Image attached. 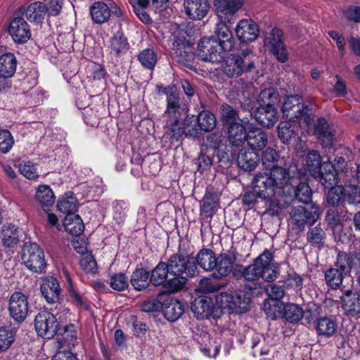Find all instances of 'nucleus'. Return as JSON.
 <instances>
[{"instance_id": "nucleus-1", "label": "nucleus", "mask_w": 360, "mask_h": 360, "mask_svg": "<svg viewBox=\"0 0 360 360\" xmlns=\"http://www.w3.org/2000/svg\"><path fill=\"white\" fill-rule=\"evenodd\" d=\"M283 117L290 122H297L304 135L314 134L321 141L324 147L332 145L334 131L324 118H319L314 124V111L303 103L302 96L291 95L285 98L283 104Z\"/></svg>"}, {"instance_id": "nucleus-2", "label": "nucleus", "mask_w": 360, "mask_h": 360, "mask_svg": "<svg viewBox=\"0 0 360 360\" xmlns=\"http://www.w3.org/2000/svg\"><path fill=\"white\" fill-rule=\"evenodd\" d=\"M290 175L285 168H274L269 172H259L252 179V190L256 195L263 199L285 194L290 187Z\"/></svg>"}, {"instance_id": "nucleus-3", "label": "nucleus", "mask_w": 360, "mask_h": 360, "mask_svg": "<svg viewBox=\"0 0 360 360\" xmlns=\"http://www.w3.org/2000/svg\"><path fill=\"white\" fill-rule=\"evenodd\" d=\"M279 274V264L274 261L273 253L267 250L255 259L252 264L240 270L243 278L252 282H257L259 279L272 282L278 277Z\"/></svg>"}, {"instance_id": "nucleus-4", "label": "nucleus", "mask_w": 360, "mask_h": 360, "mask_svg": "<svg viewBox=\"0 0 360 360\" xmlns=\"http://www.w3.org/2000/svg\"><path fill=\"white\" fill-rule=\"evenodd\" d=\"M306 165L310 174L319 179L325 188L335 185V173L332 162L328 160L322 162L318 151L312 150L307 153Z\"/></svg>"}, {"instance_id": "nucleus-5", "label": "nucleus", "mask_w": 360, "mask_h": 360, "mask_svg": "<svg viewBox=\"0 0 360 360\" xmlns=\"http://www.w3.org/2000/svg\"><path fill=\"white\" fill-rule=\"evenodd\" d=\"M59 309H63V314L57 312L53 314L48 311L39 312L34 319V328L37 334L44 338L51 339L55 336L58 331V319L63 320V315L69 312V310L62 306Z\"/></svg>"}, {"instance_id": "nucleus-6", "label": "nucleus", "mask_w": 360, "mask_h": 360, "mask_svg": "<svg viewBox=\"0 0 360 360\" xmlns=\"http://www.w3.org/2000/svg\"><path fill=\"white\" fill-rule=\"evenodd\" d=\"M330 186L327 194V202L335 207L342 202L356 205L360 203V186L352 184L344 186Z\"/></svg>"}, {"instance_id": "nucleus-7", "label": "nucleus", "mask_w": 360, "mask_h": 360, "mask_svg": "<svg viewBox=\"0 0 360 360\" xmlns=\"http://www.w3.org/2000/svg\"><path fill=\"white\" fill-rule=\"evenodd\" d=\"M216 304L231 313L243 314L249 309L250 298L236 291L221 292L216 296Z\"/></svg>"}, {"instance_id": "nucleus-8", "label": "nucleus", "mask_w": 360, "mask_h": 360, "mask_svg": "<svg viewBox=\"0 0 360 360\" xmlns=\"http://www.w3.org/2000/svg\"><path fill=\"white\" fill-rule=\"evenodd\" d=\"M22 260L25 265L33 272H41L46 266L44 252L37 243L25 244Z\"/></svg>"}, {"instance_id": "nucleus-9", "label": "nucleus", "mask_w": 360, "mask_h": 360, "mask_svg": "<svg viewBox=\"0 0 360 360\" xmlns=\"http://www.w3.org/2000/svg\"><path fill=\"white\" fill-rule=\"evenodd\" d=\"M198 56L205 62L221 63L224 58V51L219 47L215 39L204 37L198 44Z\"/></svg>"}, {"instance_id": "nucleus-10", "label": "nucleus", "mask_w": 360, "mask_h": 360, "mask_svg": "<svg viewBox=\"0 0 360 360\" xmlns=\"http://www.w3.org/2000/svg\"><path fill=\"white\" fill-rule=\"evenodd\" d=\"M170 274L193 276L196 271L194 257L175 254L172 255L167 263Z\"/></svg>"}, {"instance_id": "nucleus-11", "label": "nucleus", "mask_w": 360, "mask_h": 360, "mask_svg": "<svg viewBox=\"0 0 360 360\" xmlns=\"http://www.w3.org/2000/svg\"><path fill=\"white\" fill-rule=\"evenodd\" d=\"M320 214V209L317 205H311L307 207L300 205L291 211L290 221L300 228L306 224H313L319 219Z\"/></svg>"}, {"instance_id": "nucleus-12", "label": "nucleus", "mask_w": 360, "mask_h": 360, "mask_svg": "<svg viewBox=\"0 0 360 360\" xmlns=\"http://www.w3.org/2000/svg\"><path fill=\"white\" fill-rule=\"evenodd\" d=\"M282 31L274 27L264 39V46L276 57L278 60L285 63L288 58V52L282 40Z\"/></svg>"}, {"instance_id": "nucleus-13", "label": "nucleus", "mask_w": 360, "mask_h": 360, "mask_svg": "<svg viewBox=\"0 0 360 360\" xmlns=\"http://www.w3.org/2000/svg\"><path fill=\"white\" fill-rule=\"evenodd\" d=\"M8 311L15 321H23L29 311L27 297L21 292H13L9 300Z\"/></svg>"}, {"instance_id": "nucleus-14", "label": "nucleus", "mask_w": 360, "mask_h": 360, "mask_svg": "<svg viewBox=\"0 0 360 360\" xmlns=\"http://www.w3.org/2000/svg\"><path fill=\"white\" fill-rule=\"evenodd\" d=\"M15 15L10 22L8 33L13 40L17 44H25L31 37V30L29 24L20 16Z\"/></svg>"}, {"instance_id": "nucleus-15", "label": "nucleus", "mask_w": 360, "mask_h": 360, "mask_svg": "<svg viewBox=\"0 0 360 360\" xmlns=\"http://www.w3.org/2000/svg\"><path fill=\"white\" fill-rule=\"evenodd\" d=\"M159 92L162 91L167 95V108L165 111V115L167 118L181 117V104L180 101L179 94L174 86H158Z\"/></svg>"}, {"instance_id": "nucleus-16", "label": "nucleus", "mask_w": 360, "mask_h": 360, "mask_svg": "<svg viewBox=\"0 0 360 360\" xmlns=\"http://www.w3.org/2000/svg\"><path fill=\"white\" fill-rule=\"evenodd\" d=\"M243 0H214L215 13L221 21L231 22L233 16L242 8Z\"/></svg>"}, {"instance_id": "nucleus-17", "label": "nucleus", "mask_w": 360, "mask_h": 360, "mask_svg": "<svg viewBox=\"0 0 360 360\" xmlns=\"http://www.w3.org/2000/svg\"><path fill=\"white\" fill-rule=\"evenodd\" d=\"M46 5L41 1H33L20 7L16 12L15 15H25L26 18L31 22L40 23L46 15Z\"/></svg>"}, {"instance_id": "nucleus-18", "label": "nucleus", "mask_w": 360, "mask_h": 360, "mask_svg": "<svg viewBox=\"0 0 360 360\" xmlns=\"http://www.w3.org/2000/svg\"><path fill=\"white\" fill-rule=\"evenodd\" d=\"M235 32L238 39L243 43L255 41L259 34L258 25L251 19L240 20Z\"/></svg>"}, {"instance_id": "nucleus-19", "label": "nucleus", "mask_w": 360, "mask_h": 360, "mask_svg": "<svg viewBox=\"0 0 360 360\" xmlns=\"http://www.w3.org/2000/svg\"><path fill=\"white\" fill-rule=\"evenodd\" d=\"M180 119L181 117H172L166 120L165 134L172 141H178L183 135L195 136L197 134L195 129L186 130L185 123H181Z\"/></svg>"}, {"instance_id": "nucleus-20", "label": "nucleus", "mask_w": 360, "mask_h": 360, "mask_svg": "<svg viewBox=\"0 0 360 360\" xmlns=\"http://www.w3.org/2000/svg\"><path fill=\"white\" fill-rule=\"evenodd\" d=\"M246 126H250L248 121L243 119L240 122L233 123L226 127L227 129V139L230 145L233 147H240L244 144L248 133L246 130Z\"/></svg>"}, {"instance_id": "nucleus-21", "label": "nucleus", "mask_w": 360, "mask_h": 360, "mask_svg": "<svg viewBox=\"0 0 360 360\" xmlns=\"http://www.w3.org/2000/svg\"><path fill=\"white\" fill-rule=\"evenodd\" d=\"M243 56L231 54L222 64V71L229 77H237L243 71V58L248 55V51H243Z\"/></svg>"}, {"instance_id": "nucleus-22", "label": "nucleus", "mask_w": 360, "mask_h": 360, "mask_svg": "<svg viewBox=\"0 0 360 360\" xmlns=\"http://www.w3.org/2000/svg\"><path fill=\"white\" fill-rule=\"evenodd\" d=\"M184 6L187 15L195 20L205 18L210 10L208 0H184Z\"/></svg>"}, {"instance_id": "nucleus-23", "label": "nucleus", "mask_w": 360, "mask_h": 360, "mask_svg": "<svg viewBox=\"0 0 360 360\" xmlns=\"http://www.w3.org/2000/svg\"><path fill=\"white\" fill-rule=\"evenodd\" d=\"M227 22L221 21L217 23L215 28V34L219 44V47L224 52H229L232 50L235 40L231 31L226 25Z\"/></svg>"}, {"instance_id": "nucleus-24", "label": "nucleus", "mask_w": 360, "mask_h": 360, "mask_svg": "<svg viewBox=\"0 0 360 360\" xmlns=\"http://www.w3.org/2000/svg\"><path fill=\"white\" fill-rule=\"evenodd\" d=\"M40 290L47 302L54 303L58 301L61 289L58 280L52 276L46 278L40 286Z\"/></svg>"}, {"instance_id": "nucleus-25", "label": "nucleus", "mask_w": 360, "mask_h": 360, "mask_svg": "<svg viewBox=\"0 0 360 360\" xmlns=\"http://www.w3.org/2000/svg\"><path fill=\"white\" fill-rule=\"evenodd\" d=\"M254 118L262 126L271 127L278 119V114L274 106H261L254 112Z\"/></svg>"}, {"instance_id": "nucleus-26", "label": "nucleus", "mask_w": 360, "mask_h": 360, "mask_svg": "<svg viewBox=\"0 0 360 360\" xmlns=\"http://www.w3.org/2000/svg\"><path fill=\"white\" fill-rule=\"evenodd\" d=\"M236 161L241 169L252 172L258 166L259 158L257 153L243 148L240 150Z\"/></svg>"}, {"instance_id": "nucleus-27", "label": "nucleus", "mask_w": 360, "mask_h": 360, "mask_svg": "<svg viewBox=\"0 0 360 360\" xmlns=\"http://www.w3.org/2000/svg\"><path fill=\"white\" fill-rule=\"evenodd\" d=\"M342 307L352 316L360 313V295L352 290H346L341 297Z\"/></svg>"}, {"instance_id": "nucleus-28", "label": "nucleus", "mask_w": 360, "mask_h": 360, "mask_svg": "<svg viewBox=\"0 0 360 360\" xmlns=\"http://www.w3.org/2000/svg\"><path fill=\"white\" fill-rule=\"evenodd\" d=\"M214 309L212 300L207 297H200L194 300L191 304V310L198 319L209 318Z\"/></svg>"}, {"instance_id": "nucleus-29", "label": "nucleus", "mask_w": 360, "mask_h": 360, "mask_svg": "<svg viewBox=\"0 0 360 360\" xmlns=\"http://www.w3.org/2000/svg\"><path fill=\"white\" fill-rule=\"evenodd\" d=\"M248 133L247 142L252 151L262 150L267 144V135L264 131L257 127L248 126Z\"/></svg>"}, {"instance_id": "nucleus-30", "label": "nucleus", "mask_w": 360, "mask_h": 360, "mask_svg": "<svg viewBox=\"0 0 360 360\" xmlns=\"http://www.w3.org/2000/svg\"><path fill=\"white\" fill-rule=\"evenodd\" d=\"M193 49V46L187 41L177 43L174 44L172 55L179 63L188 66L195 58Z\"/></svg>"}, {"instance_id": "nucleus-31", "label": "nucleus", "mask_w": 360, "mask_h": 360, "mask_svg": "<svg viewBox=\"0 0 360 360\" xmlns=\"http://www.w3.org/2000/svg\"><path fill=\"white\" fill-rule=\"evenodd\" d=\"M336 266L340 267L342 271L360 269V250L356 251L352 255L346 252H339Z\"/></svg>"}, {"instance_id": "nucleus-32", "label": "nucleus", "mask_w": 360, "mask_h": 360, "mask_svg": "<svg viewBox=\"0 0 360 360\" xmlns=\"http://www.w3.org/2000/svg\"><path fill=\"white\" fill-rule=\"evenodd\" d=\"M34 199L45 212H48L49 208L54 204L56 198L50 186L40 185L37 188Z\"/></svg>"}, {"instance_id": "nucleus-33", "label": "nucleus", "mask_w": 360, "mask_h": 360, "mask_svg": "<svg viewBox=\"0 0 360 360\" xmlns=\"http://www.w3.org/2000/svg\"><path fill=\"white\" fill-rule=\"evenodd\" d=\"M213 271L216 278H222L229 274L233 268V259L226 254H221L215 257Z\"/></svg>"}, {"instance_id": "nucleus-34", "label": "nucleus", "mask_w": 360, "mask_h": 360, "mask_svg": "<svg viewBox=\"0 0 360 360\" xmlns=\"http://www.w3.org/2000/svg\"><path fill=\"white\" fill-rule=\"evenodd\" d=\"M92 20L96 24H103L110 18L111 12L108 6L104 2L96 1L89 8Z\"/></svg>"}, {"instance_id": "nucleus-35", "label": "nucleus", "mask_w": 360, "mask_h": 360, "mask_svg": "<svg viewBox=\"0 0 360 360\" xmlns=\"http://www.w3.org/2000/svg\"><path fill=\"white\" fill-rule=\"evenodd\" d=\"M219 207L217 195L211 191H207L200 206V214L206 218H211Z\"/></svg>"}, {"instance_id": "nucleus-36", "label": "nucleus", "mask_w": 360, "mask_h": 360, "mask_svg": "<svg viewBox=\"0 0 360 360\" xmlns=\"http://www.w3.org/2000/svg\"><path fill=\"white\" fill-rule=\"evenodd\" d=\"M215 254L210 249H202L194 258L195 264L207 271H213Z\"/></svg>"}, {"instance_id": "nucleus-37", "label": "nucleus", "mask_w": 360, "mask_h": 360, "mask_svg": "<svg viewBox=\"0 0 360 360\" xmlns=\"http://www.w3.org/2000/svg\"><path fill=\"white\" fill-rule=\"evenodd\" d=\"M77 200L72 193H67L60 196L57 207L60 212L68 214H74L77 207Z\"/></svg>"}, {"instance_id": "nucleus-38", "label": "nucleus", "mask_w": 360, "mask_h": 360, "mask_svg": "<svg viewBox=\"0 0 360 360\" xmlns=\"http://www.w3.org/2000/svg\"><path fill=\"white\" fill-rule=\"evenodd\" d=\"M63 225L65 231L72 235L78 236L84 229V225L81 217L75 214L66 215Z\"/></svg>"}, {"instance_id": "nucleus-39", "label": "nucleus", "mask_w": 360, "mask_h": 360, "mask_svg": "<svg viewBox=\"0 0 360 360\" xmlns=\"http://www.w3.org/2000/svg\"><path fill=\"white\" fill-rule=\"evenodd\" d=\"M316 329L319 335L331 337L337 330V323L330 317H321L317 321Z\"/></svg>"}, {"instance_id": "nucleus-40", "label": "nucleus", "mask_w": 360, "mask_h": 360, "mask_svg": "<svg viewBox=\"0 0 360 360\" xmlns=\"http://www.w3.org/2000/svg\"><path fill=\"white\" fill-rule=\"evenodd\" d=\"M17 60L13 53H8L0 56V75L13 76L16 70Z\"/></svg>"}, {"instance_id": "nucleus-41", "label": "nucleus", "mask_w": 360, "mask_h": 360, "mask_svg": "<svg viewBox=\"0 0 360 360\" xmlns=\"http://www.w3.org/2000/svg\"><path fill=\"white\" fill-rule=\"evenodd\" d=\"M284 306L283 302L281 301L266 300L264 302L263 309L268 317L276 319L283 317Z\"/></svg>"}, {"instance_id": "nucleus-42", "label": "nucleus", "mask_w": 360, "mask_h": 360, "mask_svg": "<svg viewBox=\"0 0 360 360\" xmlns=\"http://www.w3.org/2000/svg\"><path fill=\"white\" fill-rule=\"evenodd\" d=\"M335 267L330 268L325 273V280L328 286L333 289L338 288L342 283V273L346 271L342 269L335 265Z\"/></svg>"}, {"instance_id": "nucleus-43", "label": "nucleus", "mask_w": 360, "mask_h": 360, "mask_svg": "<svg viewBox=\"0 0 360 360\" xmlns=\"http://www.w3.org/2000/svg\"><path fill=\"white\" fill-rule=\"evenodd\" d=\"M149 273L143 269H139L133 272L131 278V283L134 289L142 290L149 285Z\"/></svg>"}, {"instance_id": "nucleus-44", "label": "nucleus", "mask_w": 360, "mask_h": 360, "mask_svg": "<svg viewBox=\"0 0 360 360\" xmlns=\"http://www.w3.org/2000/svg\"><path fill=\"white\" fill-rule=\"evenodd\" d=\"M279 101V96L273 88L262 90L258 96L257 103L261 106H274Z\"/></svg>"}, {"instance_id": "nucleus-45", "label": "nucleus", "mask_w": 360, "mask_h": 360, "mask_svg": "<svg viewBox=\"0 0 360 360\" xmlns=\"http://www.w3.org/2000/svg\"><path fill=\"white\" fill-rule=\"evenodd\" d=\"M184 311L182 304L177 300H171L164 309L165 317L169 321H175Z\"/></svg>"}, {"instance_id": "nucleus-46", "label": "nucleus", "mask_w": 360, "mask_h": 360, "mask_svg": "<svg viewBox=\"0 0 360 360\" xmlns=\"http://www.w3.org/2000/svg\"><path fill=\"white\" fill-rule=\"evenodd\" d=\"M304 316L302 308L296 304L288 303L283 308V316L288 321L291 323L298 322Z\"/></svg>"}, {"instance_id": "nucleus-47", "label": "nucleus", "mask_w": 360, "mask_h": 360, "mask_svg": "<svg viewBox=\"0 0 360 360\" xmlns=\"http://www.w3.org/2000/svg\"><path fill=\"white\" fill-rule=\"evenodd\" d=\"M168 274L169 272L167 263L160 262L152 271L150 281L154 285H162L166 281Z\"/></svg>"}, {"instance_id": "nucleus-48", "label": "nucleus", "mask_w": 360, "mask_h": 360, "mask_svg": "<svg viewBox=\"0 0 360 360\" xmlns=\"http://www.w3.org/2000/svg\"><path fill=\"white\" fill-rule=\"evenodd\" d=\"M16 331L11 327H0V352L6 351L15 340Z\"/></svg>"}, {"instance_id": "nucleus-49", "label": "nucleus", "mask_w": 360, "mask_h": 360, "mask_svg": "<svg viewBox=\"0 0 360 360\" xmlns=\"http://www.w3.org/2000/svg\"><path fill=\"white\" fill-rule=\"evenodd\" d=\"M221 121L225 127L233 123L240 122L238 111L228 104H222L221 106Z\"/></svg>"}, {"instance_id": "nucleus-50", "label": "nucleus", "mask_w": 360, "mask_h": 360, "mask_svg": "<svg viewBox=\"0 0 360 360\" xmlns=\"http://www.w3.org/2000/svg\"><path fill=\"white\" fill-rule=\"evenodd\" d=\"M325 239V231L321 227L311 228L307 232V241L314 247L321 248L324 244Z\"/></svg>"}, {"instance_id": "nucleus-51", "label": "nucleus", "mask_w": 360, "mask_h": 360, "mask_svg": "<svg viewBox=\"0 0 360 360\" xmlns=\"http://www.w3.org/2000/svg\"><path fill=\"white\" fill-rule=\"evenodd\" d=\"M110 49L117 56L124 54L129 49L127 39L122 34L117 33L110 40Z\"/></svg>"}, {"instance_id": "nucleus-52", "label": "nucleus", "mask_w": 360, "mask_h": 360, "mask_svg": "<svg viewBox=\"0 0 360 360\" xmlns=\"http://www.w3.org/2000/svg\"><path fill=\"white\" fill-rule=\"evenodd\" d=\"M197 122L200 129L205 131H212L216 126V118L214 115L206 110L199 113Z\"/></svg>"}, {"instance_id": "nucleus-53", "label": "nucleus", "mask_w": 360, "mask_h": 360, "mask_svg": "<svg viewBox=\"0 0 360 360\" xmlns=\"http://www.w3.org/2000/svg\"><path fill=\"white\" fill-rule=\"evenodd\" d=\"M278 158L279 155L278 153L274 149L268 148L263 153L262 158V164L266 169H270V171L274 168H283L282 167L276 165Z\"/></svg>"}, {"instance_id": "nucleus-54", "label": "nucleus", "mask_w": 360, "mask_h": 360, "mask_svg": "<svg viewBox=\"0 0 360 360\" xmlns=\"http://www.w3.org/2000/svg\"><path fill=\"white\" fill-rule=\"evenodd\" d=\"M278 137L283 143H288L295 136V131L292 128V124L282 122L278 127Z\"/></svg>"}, {"instance_id": "nucleus-55", "label": "nucleus", "mask_w": 360, "mask_h": 360, "mask_svg": "<svg viewBox=\"0 0 360 360\" xmlns=\"http://www.w3.org/2000/svg\"><path fill=\"white\" fill-rule=\"evenodd\" d=\"M139 60L143 67L151 70L154 68L157 62V56L153 50L146 49L139 53Z\"/></svg>"}, {"instance_id": "nucleus-56", "label": "nucleus", "mask_w": 360, "mask_h": 360, "mask_svg": "<svg viewBox=\"0 0 360 360\" xmlns=\"http://www.w3.org/2000/svg\"><path fill=\"white\" fill-rule=\"evenodd\" d=\"M19 171L25 178L30 180H35L39 176L35 165L30 161L21 163L19 166Z\"/></svg>"}, {"instance_id": "nucleus-57", "label": "nucleus", "mask_w": 360, "mask_h": 360, "mask_svg": "<svg viewBox=\"0 0 360 360\" xmlns=\"http://www.w3.org/2000/svg\"><path fill=\"white\" fill-rule=\"evenodd\" d=\"M110 285L115 290H124L129 285L128 278L122 273L114 274L110 278Z\"/></svg>"}, {"instance_id": "nucleus-58", "label": "nucleus", "mask_w": 360, "mask_h": 360, "mask_svg": "<svg viewBox=\"0 0 360 360\" xmlns=\"http://www.w3.org/2000/svg\"><path fill=\"white\" fill-rule=\"evenodd\" d=\"M312 192L307 183H300L295 191L296 198L302 202L308 203L311 200Z\"/></svg>"}, {"instance_id": "nucleus-59", "label": "nucleus", "mask_w": 360, "mask_h": 360, "mask_svg": "<svg viewBox=\"0 0 360 360\" xmlns=\"http://www.w3.org/2000/svg\"><path fill=\"white\" fill-rule=\"evenodd\" d=\"M14 143L13 138L8 130H0V151L3 153H8Z\"/></svg>"}, {"instance_id": "nucleus-60", "label": "nucleus", "mask_w": 360, "mask_h": 360, "mask_svg": "<svg viewBox=\"0 0 360 360\" xmlns=\"http://www.w3.org/2000/svg\"><path fill=\"white\" fill-rule=\"evenodd\" d=\"M65 274L68 282V290L69 292L70 299L77 306H83L85 304L84 297L80 295L77 292V289L73 286L70 275L67 272H65Z\"/></svg>"}, {"instance_id": "nucleus-61", "label": "nucleus", "mask_w": 360, "mask_h": 360, "mask_svg": "<svg viewBox=\"0 0 360 360\" xmlns=\"http://www.w3.org/2000/svg\"><path fill=\"white\" fill-rule=\"evenodd\" d=\"M283 283V287L295 290H300L302 287V278L296 273L289 274Z\"/></svg>"}, {"instance_id": "nucleus-62", "label": "nucleus", "mask_w": 360, "mask_h": 360, "mask_svg": "<svg viewBox=\"0 0 360 360\" xmlns=\"http://www.w3.org/2000/svg\"><path fill=\"white\" fill-rule=\"evenodd\" d=\"M46 5V13L49 16L58 15L63 8V0H44V2Z\"/></svg>"}, {"instance_id": "nucleus-63", "label": "nucleus", "mask_w": 360, "mask_h": 360, "mask_svg": "<svg viewBox=\"0 0 360 360\" xmlns=\"http://www.w3.org/2000/svg\"><path fill=\"white\" fill-rule=\"evenodd\" d=\"M80 266L87 274H96L97 272L96 261L91 255H86L82 258Z\"/></svg>"}, {"instance_id": "nucleus-64", "label": "nucleus", "mask_w": 360, "mask_h": 360, "mask_svg": "<svg viewBox=\"0 0 360 360\" xmlns=\"http://www.w3.org/2000/svg\"><path fill=\"white\" fill-rule=\"evenodd\" d=\"M86 72L94 79H101L105 75L103 66L98 63H89L86 67Z\"/></svg>"}]
</instances>
